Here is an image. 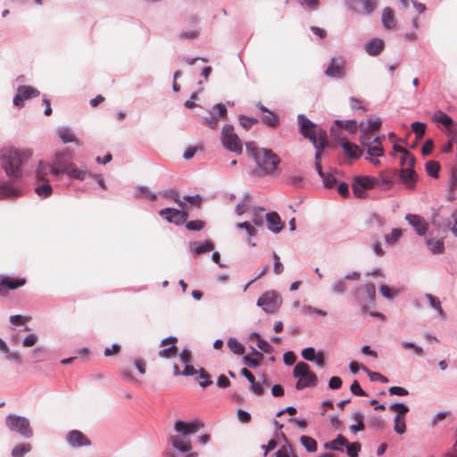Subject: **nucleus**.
I'll use <instances>...</instances> for the list:
<instances>
[{"mask_svg": "<svg viewBox=\"0 0 457 457\" xmlns=\"http://www.w3.org/2000/svg\"><path fill=\"white\" fill-rule=\"evenodd\" d=\"M246 149L251 153L263 174L270 175L275 172L280 162L279 157L275 153L270 149L257 148L253 145V143H247Z\"/></svg>", "mask_w": 457, "mask_h": 457, "instance_id": "nucleus-1", "label": "nucleus"}, {"mask_svg": "<svg viewBox=\"0 0 457 457\" xmlns=\"http://www.w3.org/2000/svg\"><path fill=\"white\" fill-rule=\"evenodd\" d=\"M1 166L6 175L13 180L22 176V157L21 154L15 150H6L1 154Z\"/></svg>", "mask_w": 457, "mask_h": 457, "instance_id": "nucleus-2", "label": "nucleus"}, {"mask_svg": "<svg viewBox=\"0 0 457 457\" xmlns=\"http://www.w3.org/2000/svg\"><path fill=\"white\" fill-rule=\"evenodd\" d=\"M293 376L299 378L295 384L297 390L317 386L318 378L314 372L311 371L310 366L306 362L300 361L296 363L293 370Z\"/></svg>", "mask_w": 457, "mask_h": 457, "instance_id": "nucleus-3", "label": "nucleus"}, {"mask_svg": "<svg viewBox=\"0 0 457 457\" xmlns=\"http://www.w3.org/2000/svg\"><path fill=\"white\" fill-rule=\"evenodd\" d=\"M5 426L11 432L17 433L24 438H30L33 436L30 422L25 417L9 414L5 418Z\"/></svg>", "mask_w": 457, "mask_h": 457, "instance_id": "nucleus-4", "label": "nucleus"}, {"mask_svg": "<svg viewBox=\"0 0 457 457\" xmlns=\"http://www.w3.org/2000/svg\"><path fill=\"white\" fill-rule=\"evenodd\" d=\"M297 123L299 126V132L304 137L310 140V142L320 138L321 133H327L320 126L312 122L304 114H298Z\"/></svg>", "mask_w": 457, "mask_h": 457, "instance_id": "nucleus-5", "label": "nucleus"}, {"mask_svg": "<svg viewBox=\"0 0 457 457\" xmlns=\"http://www.w3.org/2000/svg\"><path fill=\"white\" fill-rule=\"evenodd\" d=\"M222 145L228 151L237 154H242L243 144L238 136L235 133L232 125L226 124L221 130Z\"/></svg>", "mask_w": 457, "mask_h": 457, "instance_id": "nucleus-6", "label": "nucleus"}, {"mask_svg": "<svg viewBox=\"0 0 457 457\" xmlns=\"http://www.w3.org/2000/svg\"><path fill=\"white\" fill-rule=\"evenodd\" d=\"M376 182L373 176H356L353 179L352 188L356 198L364 199L368 196L367 190L375 188Z\"/></svg>", "mask_w": 457, "mask_h": 457, "instance_id": "nucleus-7", "label": "nucleus"}, {"mask_svg": "<svg viewBox=\"0 0 457 457\" xmlns=\"http://www.w3.org/2000/svg\"><path fill=\"white\" fill-rule=\"evenodd\" d=\"M282 299L280 295L271 290L262 294L257 300V305L262 307L267 313L276 312L281 306Z\"/></svg>", "mask_w": 457, "mask_h": 457, "instance_id": "nucleus-8", "label": "nucleus"}, {"mask_svg": "<svg viewBox=\"0 0 457 457\" xmlns=\"http://www.w3.org/2000/svg\"><path fill=\"white\" fill-rule=\"evenodd\" d=\"M346 6L358 14H371L378 7L377 0H345Z\"/></svg>", "mask_w": 457, "mask_h": 457, "instance_id": "nucleus-9", "label": "nucleus"}, {"mask_svg": "<svg viewBox=\"0 0 457 457\" xmlns=\"http://www.w3.org/2000/svg\"><path fill=\"white\" fill-rule=\"evenodd\" d=\"M210 116L204 119L203 123L210 129H216L218 126L219 119H227L228 112L225 104H216L209 112Z\"/></svg>", "mask_w": 457, "mask_h": 457, "instance_id": "nucleus-10", "label": "nucleus"}, {"mask_svg": "<svg viewBox=\"0 0 457 457\" xmlns=\"http://www.w3.org/2000/svg\"><path fill=\"white\" fill-rule=\"evenodd\" d=\"M325 75L329 78L343 79L345 76V58H332L325 71Z\"/></svg>", "mask_w": 457, "mask_h": 457, "instance_id": "nucleus-11", "label": "nucleus"}, {"mask_svg": "<svg viewBox=\"0 0 457 457\" xmlns=\"http://www.w3.org/2000/svg\"><path fill=\"white\" fill-rule=\"evenodd\" d=\"M39 91L30 86H20L13 97V104L19 108L24 105V101L39 96Z\"/></svg>", "mask_w": 457, "mask_h": 457, "instance_id": "nucleus-12", "label": "nucleus"}, {"mask_svg": "<svg viewBox=\"0 0 457 457\" xmlns=\"http://www.w3.org/2000/svg\"><path fill=\"white\" fill-rule=\"evenodd\" d=\"M393 173L394 175H399L400 181L407 189L412 190L416 187L417 175L414 168H402L399 170H394Z\"/></svg>", "mask_w": 457, "mask_h": 457, "instance_id": "nucleus-13", "label": "nucleus"}, {"mask_svg": "<svg viewBox=\"0 0 457 457\" xmlns=\"http://www.w3.org/2000/svg\"><path fill=\"white\" fill-rule=\"evenodd\" d=\"M204 424L200 420H192L190 422H184L182 420H177L174 424V429L181 434V436L186 437L190 434H194L198 431Z\"/></svg>", "mask_w": 457, "mask_h": 457, "instance_id": "nucleus-14", "label": "nucleus"}, {"mask_svg": "<svg viewBox=\"0 0 457 457\" xmlns=\"http://www.w3.org/2000/svg\"><path fill=\"white\" fill-rule=\"evenodd\" d=\"M25 278H12L0 275V295H5L8 290H14L25 285Z\"/></svg>", "mask_w": 457, "mask_h": 457, "instance_id": "nucleus-15", "label": "nucleus"}, {"mask_svg": "<svg viewBox=\"0 0 457 457\" xmlns=\"http://www.w3.org/2000/svg\"><path fill=\"white\" fill-rule=\"evenodd\" d=\"M394 176L393 170L380 172L378 177H375L374 187L382 191L390 190L395 183Z\"/></svg>", "mask_w": 457, "mask_h": 457, "instance_id": "nucleus-16", "label": "nucleus"}, {"mask_svg": "<svg viewBox=\"0 0 457 457\" xmlns=\"http://www.w3.org/2000/svg\"><path fill=\"white\" fill-rule=\"evenodd\" d=\"M68 444L72 447H81L90 445V440L79 430L70 431L66 436Z\"/></svg>", "mask_w": 457, "mask_h": 457, "instance_id": "nucleus-17", "label": "nucleus"}, {"mask_svg": "<svg viewBox=\"0 0 457 457\" xmlns=\"http://www.w3.org/2000/svg\"><path fill=\"white\" fill-rule=\"evenodd\" d=\"M159 214L168 222L174 223L176 225L180 224L187 216V212H181L179 210L172 208H164L159 212Z\"/></svg>", "mask_w": 457, "mask_h": 457, "instance_id": "nucleus-18", "label": "nucleus"}, {"mask_svg": "<svg viewBox=\"0 0 457 457\" xmlns=\"http://www.w3.org/2000/svg\"><path fill=\"white\" fill-rule=\"evenodd\" d=\"M178 342V338L176 337H168L162 340L160 346H165L167 345H171L168 348H164L161 350L158 355L162 358L170 359L177 354L178 347L176 346V343Z\"/></svg>", "mask_w": 457, "mask_h": 457, "instance_id": "nucleus-19", "label": "nucleus"}, {"mask_svg": "<svg viewBox=\"0 0 457 457\" xmlns=\"http://www.w3.org/2000/svg\"><path fill=\"white\" fill-rule=\"evenodd\" d=\"M361 145L367 148V153L370 156L380 157L384 155V149L379 137L373 138L371 143H366L365 138H361Z\"/></svg>", "mask_w": 457, "mask_h": 457, "instance_id": "nucleus-20", "label": "nucleus"}, {"mask_svg": "<svg viewBox=\"0 0 457 457\" xmlns=\"http://www.w3.org/2000/svg\"><path fill=\"white\" fill-rule=\"evenodd\" d=\"M405 220L413 227L418 235L423 236L428 230V223L425 220L417 214H407Z\"/></svg>", "mask_w": 457, "mask_h": 457, "instance_id": "nucleus-21", "label": "nucleus"}, {"mask_svg": "<svg viewBox=\"0 0 457 457\" xmlns=\"http://www.w3.org/2000/svg\"><path fill=\"white\" fill-rule=\"evenodd\" d=\"M20 195V189L12 182H4L0 185V200L15 198Z\"/></svg>", "mask_w": 457, "mask_h": 457, "instance_id": "nucleus-22", "label": "nucleus"}, {"mask_svg": "<svg viewBox=\"0 0 457 457\" xmlns=\"http://www.w3.org/2000/svg\"><path fill=\"white\" fill-rule=\"evenodd\" d=\"M340 140L341 146L344 149L345 154L347 157L354 160H357L361 157L362 152L357 145L347 141L345 138H340Z\"/></svg>", "mask_w": 457, "mask_h": 457, "instance_id": "nucleus-23", "label": "nucleus"}, {"mask_svg": "<svg viewBox=\"0 0 457 457\" xmlns=\"http://www.w3.org/2000/svg\"><path fill=\"white\" fill-rule=\"evenodd\" d=\"M169 442L172 445V446L175 449L182 453H188L192 449L190 440L186 439L183 436H170L169 438Z\"/></svg>", "mask_w": 457, "mask_h": 457, "instance_id": "nucleus-24", "label": "nucleus"}, {"mask_svg": "<svg viewBox=\"0 0 457 457\" xmlns=\"http://www.w3.org/2000/svg\"><path fill=\"white\" fill-rule=\"evenodd\" d=\"M265 218L268 222V228L270 231L276 234L281 231L283 228V223L281 221L279 215L277 212H269L266 214Z\"/></svg>", "mask_w": 457, "mask_h": 457, "instance_id": "nucleus-25", "label": "nucleus"}, {"mask_svg": "<svg viewBox=\"0 0 457 457\" xmlns=\"http://www.w3.org/2000/svg\"><path fill=\"white\" fill-rule=\"evenodd\" d=\"M385 47L384 41L380 38H373L365 45V51L372 56L379 54Z\"/></svg>", "mask_w": 457, "mask_h": 457, "instance_id": "nucleus-26", "label": "nucleus"}, {"mask_svg": "<svg viewBox=\"0 0 457 457\" xmlns=\"http://www.w3.org/2000/svg\"><path fill=\"white\" fill-rule=\"evenodd\" d=\"M58 135L62 143H75L77 145H80L81 142L76 137L73 131L68 127H60L58 129Z\"/></svg>", "mask_w": 457, "mask_h": 457, "instance_id": "nucleus-27", "label": "nucleus"}, {"mask_svg": "<svg viewBox=\"0 0 457 457\" xmlns=\"http://www.w3.org/2000/svg\"><path fill=\"white\" fill-rule=\"evenodd\" d=\"M311 143L316 149L315 162H320L322 152L328 145L327 133H321L320 138H317L316 140L312 141Z\"/></svg>", "mask_w": 457, "mask_h": 457, "instance_id": "nucleus-28", "label": "nucleus"}, {"mask_svg": "<svg viewBox=\"0 0 457 457\" xmlns=\"http://www.w3.org/2000/svg\"><path fill=\"white\" fill-rule=\"evenodd\" d=\"M64 171L65 174L69 175L71 178L79 180H84L87 174L85 170L79 169L72 162H69L64 165Z\"/></svg>", "mask_w": 457, "mask_h": 457, "instance_id": "nucleus-29", "label": "nucleus"}, {"mask_svg": "<svg viewBox=\"0 0 457 457\" xmlns=\"http://www.w3.org/2000/svg\"><path fill=\"white\" fill-rule=\"evenodd\" d=\"M349 445L348 440L342 435H338L334 440L328 442L324 447L328 450L344 452V447Z\"/></svg>", "mask_w": 457, "mask_h": 457, "instance_id": "nucleus-30", "label": "nucleus"}, {"mask_svg": "<svg viewBox=\"0 0 457 457\" xmlns=\"http://www.w3.org/2000/svg\"><path fill=\"white\" fill-rule=\"evenodd\" d=\"M385 225L384 219L378 214L373 213L366 220V226L370 230H381Z\"/></svg>", "mask_w": 457, "mask_h": 457, "instance_id": "nucleus-31", "label": "nucleus"}, {"mask_svg": "<svg viewBox=\"0 0 457 457\" xmlns=\"http://www.w3.org/2000/svg\"><path fill=\"white\" fill-rule=\"evenodd\" d=\"M64 157V153H59L55 155V160L53 164H50L49 171L51 174L58 176L59 174L65 173L64 165L62 163V159Z\"/></svg>", "mask_w": 457, "mask_h": 457, "instance_id": "nucleus-32", "label": "nucleus"}, {"mask_svg": "<svg viewBox=\"0 0 457 457\" xmlns=\"http://www.w3.org/2000/svg\"><path fill=\"white\" fill-rule=\"evenodd\" d=\"M424 296L428 299L429 305L437 312L439 318L441 320H445L446 314L441 306L439 298L431 294H425Z\"/></svg>", "mask_w": 457, "mask_h": 457, "instance_id": "nucleus-33", "label": "nucleus"}, {"mask_svg": "<svg viewBox=\"0 0 457 457\" xmlns=\"http://www.w3.org/2000/svg\"><path fill=\"white\" fill-rule=\"evenodd\" d=\"M382 23L383 26L387 29H391L395 27L396 22L395 20L394 12L390 7H386L383 10Z\"/></svg>", "mask_w": 457, "mask_h": 457, "instance_id": "nucleus-34", "label": "nucleus"}, {"mask_svg": "<svg viewBox=\"0 0 457 457\" xmlns=\"http://www.w3.org/2000/svg\"><path fill=\"white\" fill-rule=\"evenodd\" d=\"M427 245L434 254L442 253L445 250L444 240L436 238H428Z\"/></svg>", "mask_w": 457, "mask_h": 457, "instance_id": "nucleus-35", "label": "nucleus"}, {"mask_svg": "<svg viewBox=\"0 0 457 457\" xmlns=\"http://www.w3.org/2000/svg\"><path fill=\"white\" fill-rule=\"evenodd\" d=\"M433 120L441 123L445 129H448L454 123L453 120L442 111L435 113Z\"/></svg>", "mask_w": 457, "mask_h": 457, "instance_id": "nucleus-36", "label": "nucleus"}, {"mask_svg": "<svg viewBox=\"0 0 457 457\" xmlns=\"http://www.w3.org/2000/svg\"><path fill=\"white\" fill-rule=\"evenodd\" d=\"M262 121L270 128H276L278 125V117L273 112L269 110L262 116Z\"/></svg>", "mask_w": 457, "mask_h": 457, "instance_id": "nucleus-37", "label": "nucleus"}, {"mask_svg": "<svg viewBox=\"0 0 457 457\" xmlns=\"http://www.w3.org/2000/svg\"><path fill=\"white\" fill-rule=\"evenodd\" d=\"M416 159L409 151H404L400 158V164L402 168H414Z\"/></svg>", "mask_w": 457, "mask_h": 457, "instance_id": "nucleus-38", "label": "nucleus"}, {"mask_svg": "<svg viewBox=\"0 0 457 457\" xmlns=\"http://www.w3.org/2000/svg\"><path fill=\"white\" fill-rule=\"evenodd\" d=\"M135 197L136 198L145 197L151 201H154L157 196L154 193L150 192V190L147 187L141 186V187H137L136 188Z\"/></svg>", "mask_w": 457, "mask_h": 457, "instance_id": "nucleus-39", "label": "nucleus"}, {"mask_svg": "<svg viewBox=\"0 0 457 457\" xmlns=\"http://www.w3.org/2000/svg\"><path fill=\"white\" fill-rule=\"evenodd\" d=\"M31 451L30 444H20L15 445L12 450V457H23L26 453Z\"/></svg>", "mask_w": 457, "mask_h": 457, "instance_id": "nucleus-40", "label": "nucleus"}, {"mask_svg": "<svg viewBox=\"0 0 457 457\" xmlns=\"http://www.w3.org/2000/svg\"><path fill=\"white\" fill-rule=\"evenodd\" d=\"M361 370L367 373L371 381H379L381 383H388L389 380L386 377L379 372L370 370L365 365L361 364Z\"/></svg>", "mask_w": 457, "mask_h": 457, "instance_id": "nucleus-41", "label": "nucleus"}, {"mask_svg": "<svg viewBox=\"0 0 457 457\" xmlns=\"http://www.w3.org/2000/svg\"><path fill=\"white\" fill-rule=\"evenodd\" d=\"M35 192L39 197L47 198L52 195L53 189L48 180H46L44 184L37 186Z\"/></svg>", "mask_w": 457, "mask_h": 457, "instance_id": "nucleus-42", "label": "nucleus"}, {"mask_svg": "<svg viewBox=\"0 0 457 457\" xmlns=\"http://www.w3.org/2000/svg\"><path fill=\"white\" fill-rule=\"evenodd\" d=\"M300 442L309 453H313L317 450V442L311 436H302L300 437Z\"/></svg>", "mask_w": 457, "mask_h": 457, "instance_id": "nucleus-43", "label": "nucleus"}, {"mask_svg": "<svg viewBox=\"0 0 457 457\" xmlns=\"http://www.w3.org/2000/svg\"><path fill=\"white\" fill-rule=\"evenodd\" d=\"M49 168H50V164L49 163H46V162H44L40 161L38 162V165H37V171H36L37 178L39 180L46 181L47 179H46V175L48 173H50Z\"/></svg>", "mask_w": 457, "mask_h": 457, "instance_id": "nucleus-44", "label": "nucleus"}, {"mask_svg": "<svg viewBox=\"0 0 457 457\" xmlns=\"http://www.w3.org/2000/svg\"><path fill=\"white\" fill-rule=\"evenodd\" d=\"M227 345L229 350L236 354L241 355L245 353V347L243 346V345L234 337H230L228 340Z\"/></svg>", "mask_w": 457, "mask_h": 457, "instance_id": "nucleus-45", "label": "nucleus"}, {"mask_svg": "<svg viewBox=\"0 0 457 457\" xmlns=\"http://www.w3.org/2000/svg\"><path fill=\"white\" fill-rule=\"evenodd\" d=\"M355 424L350 426L351 431L356 433L364 429L363 415L361 412L357 411L353 413Z\"/></svg>", "mask_w": 457, "mask_h": 457, "instance_id": "nucleus-46", "label": "nucleus"}, {"mask_svg": "<svg viewBox=\"0 0 457 457\" xmlns=\"http://www.w3.org/2000/svg\"><path fill=\"white\" fill-rule=\"evenodd\" d=\"M440 164L436 161H428L426 163V171L432 178H438Z\"/></svg>", "mask_w": 457, "mask_h": 457, "instance_id": "nucleus-47", "label": "nucleus"}, {"mask_svg": "<svg viewBox=\"0 0 457 457\" xmlns=\"http://www.w3.org/2000/svg\"><path fill=\"white\" fill-rule=\"evenodd\" d=\"M276 457H297L290 445H282L276 453Z\"/></svg>", "mask_w": 457, "mask_h": 457, "instance_id": "nucleus-48", "label": "nucleus"}, {"mask_svg": "<svg viewBox=\"0 0 457 457\" xmlns=\"http://www.w3.org/2000/svg\"><path fill=\"white\" fill-rule=\"evenodd\" d=\"M332 292L336 295H342L347 289L346 282L344 278L336 280L331 287Z\"/></svg>", "mask_w": 457, "mask_h": 457, "instance_id": "nucleus-49", "label": "nucleus"}, {"mask_svg": "<svg viewBox=\"0 0 457 457\" xmlns=\"http://www.w3.org/2000/svg\"><path fill=\"white\" fill-rule=\"evenodd\" d=\"M402 237V230L399 228H394L390 234L385 236V241L386 244L393 245Z\"/></svg>", "mask_w": 457, "mask_h": 457, "instance_id": "nucleus-50", "label": "nucleus"}, {"mask_svg": "<svg viewBox=\"0 0 457 457\" xmlns=\"http://www.w3.org/2000/svg\"><path fill=\"white\" fill-rule=\"evenodd\" d=\"M214 245L211 240H206L204 244L198 245L195 247V254L199 255L212 251Z\"/></svg>", "mask_w": 457, "mask_h": 457, "instance_id": "nucleus-51", "label": "nucleus"}, {"mask_svg": "<svg viewBox=\"0 0 457 457\" xmlns=\"http://www.w3.org/2000/svg\"><path fill=\"white\" fill-rule=\"evenodd\" d=\"M426 124L420 121H415L411 124V129L416 135L418 140L421 139L426 132Z\"/></svg>", "mask_w": 457, "mask_h": 457, "instance_id": "nucleus-52", "label": "nucleus"}, {"mask_svg": "<svg viewBox=\"0 0 457 457\" xmlns=\"http://www.w3.org/2000/svg\"><path fill=\"white\" fill-rule=\"evenodd\" d=\"M394 429L399 434L403 435L406 431V425L404 421V417H401L400 415H396L394 420Z\"/></svg>", "mask_w": 457, "mask_h": 457, "instance_id": "nucleus-53", "label": "nucleus"}, {"mask_svg": "<svg viewBox=\"0 0 457 457\" xmlns=\"http://www.w3.org/2000/svg\"><path fill=\"white\" fill-rule=\"evenodd\" d=\"M337 125L341 129L350 131L351 133H354L357 130V123L354 120H337Z\"/></svg>", "mask_w": 457, "mask_h": 457, "instance_id": "nucleus-54", "label": "nucleus"}, {"mask_svg": "<svg viewBox=\"0 0 457 457\" xmlns=\"http://www.w3.org/2000/svg\"><path fill=\"white\" fill-rule=\"evenodd\" d=\"M199 378L202 379V381L199 382V385L205 388L212 384V380L211 379V377L209 373L204 369L201 368L198 370Z\"/></svg>", "mask_w": 457, "mask_h": 457, "instance_id": "nucleus-55", "label": "nucleus"}, {"mask_svg": "<svg viewBox=\"0 0 457 457\" xmlns=\"http://www.w3.org/2000/svg\"><path fill=\"white\" fill-rule=\"evenodd\" d=\"M379 292L386 299H393L399 293L398 290L392 289L386 285H381L379 287Z\"/></svg>", "mask_w": 457, "mask_h": 457, "instance_id": "nucleus-56", "label": "nucleus"}, {"mask_svg": "<svg viewBox=\"0 0 457 457\" xmlns=\"http://www.w3.org/2000/svg\"><path fill=\"white\" fill-rule=\"evenodd\" d=\"M349 457H358L361 445L359 442L349 443L345 446Z\"/></svg>", "mask_w": 457, "mask_h": 457, "instance_id": "nucleus-57", "label": "nucleus"}, {"mask_svg": "<svg viewBox=\"0 0 457 457\" xmlns=\"http://www.w3.org/2000/svg\"><path fill=\"white\" fill-rule=\"evenodd\" d=\"M389 410L393 411H397L396 415L405 417V414L409 411V407L404 403H395L389 406Z\"/></svg>", "mask_w": 457, "mask_h": 457, "instance_id": "nucleus-58", "label": "nucleus"}, {"mask_svg": "<svg viewBox=\"0 0 457 457\" xmlns=\"http://www.w3.org/2000/svg\"><path fill=\"white\" fill-rule=\"evenodd\" d=\"M237 228L239 229H245L248 237H254L257 233L256 228L250 222L245 221L237 224Z\"/></svg>", "mask_w": 457, "mask_h": 457, "instance_id": "nucleus-59", "label": "nucleus"}, {"mask_svg": "<svg viewBox=\"0 0 457 457\" xmlns=\"http://www.w3.org/2000/svg\"><path fill=\"white\" fill-rule=\"evenodd\" d=\"M204 221L200 220L187 221L185 226L188 230L200 231L204 228Z\"/></svg>", "mask_w": 457, "mask_h": 457, "instance_id": "nucleus-60", "label": "nucleus"}, {"mask_svg": "<svg viewBox=\"0 0 457 457\" xmlns=\"http://www.w3.org/2000/svg\"><path fill=\"white\" fill-rule=\"evenodd\" d=\"M323 185L327 188H333L337 184V179L332 173L325 172L323 177H320Z\"/></svg>", "mask_w": 457, "mask_h": 457, "instance_id": "nucleus-61", "label": "nucleus"}, {"mask_svg": "<svg viewBox=\"0 0 457 457\" xmlns=\"http://www.w3.org/2000/svg\"><path fill=\"white\" fill-rule=\"evenodd\" d=\"M258 122V120L255 118H250L245 115L239 116V123L245 129H249L252 126Z\"/></svg>", "mask_w": 457, "mask_h": 457, "instance_id": "nucleus-62", "label": "nucleus"}, {"mask_svg": "<svg viewBox=\"0 0 457 457\" xmlns=\"http://www.w3.org/2000/svg\"><path fill=\"white\" fill-rule=\"evenodd\" d=\"M401 345L404 349H411V348L413 349L414 353L417 354L418 356H423L424 355V350L420 346L416 345L412 342L403 341L401 343Z\"/></svg>", "mask_w": 457, "mask_h": 457, "instance_id": "nucleus-63", "label": "nucleus"}, {"mask_svg": "<svg viewBox=\"0 0 457 457\" xmlns=\"http://www.w3.org/2000/svg\"><path fill=\"white\" fill-rule=\"evenodd\" d=\"M447 130V136L449 137V141L457 144V123H453L450 126Z\"/></svg>", "mask_w": 457, "mask_h": 457, "instance_id": "nucleus-64", "label": "nucleus"}]
</instances>
